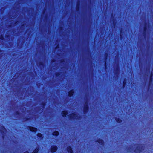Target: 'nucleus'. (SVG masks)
<instances>
[{
  "label": "nucleus",
  "mask_w": 153,
  "mask_h": 153,
  "mask_svg": "<svg viewBox=\"0 0 153 153\" xmlns=\"http://www.w3.org/2000/svg\"><path fill=\"white\" fill-rule=\"evenodd\" d=\"M67 150L68 153H72L73 151L72 149L71 148L70 146H68L67 148Z\"/></svg>",
  "instance_id": "nucleus-5"
},
{
  "label": "nucleus",
  "mask_w": 153,
  "mask_h": 153,
  "mask_svg": "<svg viewBox=\"0 0 153 153\" xmlns=\"http://www.w3.org/2000/svg\"><path fill=\"white\" fill-rule=\"evenodd\" d=\"M25 153H26V152H25Z\"/></svg>",
  "instance_id": "nucleus-18"
},
{
  "label": "nucleus",
  "mask_w": 153,
  "mask_h": 153,
  "mask_svg": "<svg viewBox=\"0 0 153 153\" xmlns=\"http://www.w3.org/2000/svg\"><path fill=\"white\" fill-rule=\"evenodd\" d=\"M57 149V147L56 146H53L51 148V152H55Z\"/></svg>",
  "instance_id": "nucleus-3"
},
{
  "label": "nucleus",
  "mask_w": 153,
  "mask_h": 153,
  "mask_svg": "<svg viewBox=\"0 0 153 153\" xmlns=\"http://www.w3.org/2000/svg\"><path fill=\"white\" fill-rule=\"evenodd\" d=\"M62 114L63 117L65 116L67 114V112L66 111H64L62 112Z\"/></svg>",
  "instance_id": "nucleus-7"
},
{
  "label": "nucleus",
  "mask_w": 153,
  "mask_h": 153,
  "mask_svg": "<svg viewBox=\"0 0 153 153\" xmlns=\"http://www.w3.org/2000/svg\"><path fill=\"white\" fill-rule=\"evenodd\" d=\"M74 92V91L73 90L70 91V92L69 93L68 95L70 96H71L72 95L73 93Z\"/></svg>",
  "instance_id": "nucleus-8"
},
{
  "label": "nucleus",
  "mask_w": 153,
  "mask_h": 153,
  "mask_svg": "<svg viewBox=\"0 0 153 153\" xmlns=\"http://www.w3.org/2000/svg\"><path fill=\"white\" fill-rule=\"evenodd\" d=\"M1 127L2 128V129L1 130V131L3 132H4L5 130L4 127L3 126H1Z\"/></svg>",
  "instance_id": "nucleus-13"
},
{
  "label": "nucleus",
  "mask_w": 153,
  "mask_h": 153,
  "mask_svg": "<svg viewBox=\"0 0 153 153\" xmlns=\"http://www.w3.org/2000/svg\"><path fill=\"white\" fill-rule=\"evenodd\" d=\"M134 149L135 148L134 151L137 153L140 152L143 149V146L142 145H138L134 146L132 147Z\"/></svg>",
  "instance_id": "nucleus-1"
},
{
  "label": "nucleus",
  "mask_w": 153,
  "mask_h": 153,
  "mask_svg": "<svg viewBox=\"0 0 153 153\" xmlns=\"http://www.w3.org/2000/svg\"><path fill=\"white\" fill-rule=\"evenodd\" d=\"M79 117L78 116V115H77L76 114L74 113L72 114L70 116V118L71 119H77Z\"/></svg>",
  "instance_id": "nucleus-2"
},
{
  "label": "nucleus",
  "mask_w": 153,
  "mask_h": 153,
  "mask_svg": "<svg viewBox=\"0 0 153 153\" xmlns=\"http://www.w3.org/2000/svg\"><path fill=\"white\" fill-rule=\"evenodd\" d=\"M126 80H124V84H125V83H126Z\"/></svg>",
  "instance_id": "nucleus-15"
},
{
  "label": "nucleus",
  "mask_w": 153,
  "mask_h": 153,
  "mask_svg": "<svg viewBox=\"0 0 153 153\" xmlns=\"http://www.w3.org/2000/svg\"><path fill=\"white\" fill-rule=\"evenodd\" d=\"M116 120L117 122L118 123H120L121 122V120L119 118L116 119Z\"/></svg>",
  "instance_id": "nucleus-11"
},
{
  "label": "nucleus",
  "mask_w": 153,
  "mask_h": 153,
  "mask_svg": "<svg viewBox=\"0 0 153 153\" xmlns=\"http://www.w3.org/2000/svg\"><path fill=\"white\" fill-rule=\"evenodd\" d=\"M2 52H3L2 51H0V53H1V54H2Z\"/></svg>",
  "instance_id": "nucleus-16"
},
{
  "label": "nucleus",
  "mask_w": 153,
  "mask_h": 153,
  "mask_svg": "<svg viewBox=\"0 0 153 153\" xmlns=\"http://www.w3.org/2000/svg\"><path fill=\"white\" fill-rule=\"evenodd\" d=\"M59 132L57 131H55L53 133V134L54 135L57 136Z\"/></svg>",
  "instance_id": "nucleus-10"
},
{
  "label": "nucleus",
  "mask_w": 153,
  "mask_h": 153,
  "mask_svg": "<svg viewBox=\"0 0 153 153\" xmlns=\"http://www.w3.org/2000/svg\"><path fill=\"white\" fill-rule=\"evenodd\" d=\"M97 142L100 143L101 144V145H103V142L102 140H99Z\"/></svg>",
  "instance_id": "nucleus-9"
},
{
  "label": "nucleus",
  "mask_w": 153,
  "mask_h": 153,
  "mask_svg": "<svg viewBox=\"0 0 153 153\" xmlns=\"http://www.w3.org/2000/svg\"><path fill=\"white\" fill-rule=\"evenodd\" d=\"M146 30V27H145V28H144V30H145V31Z\"/></svg>",
  "instance_id": "nucleus-17"
},
{
  "label": "nucleus",
  "mask_w": 153,
  "mask_h": 153,
  "mask_svg": "<svg viewBox=\"0 0 153 153\" xmlns=\"http://www.w3.org/2000/svg\"><path fill=\"white\" fill-rule=\"evenodd\" d=\"M38 149H37L34 150L32 153H36L37 152Z\"/></svg>",
  "instance_id": "nucleus-12"
},
{
  "label": "nucleus",
  "mask_w": 153,
  "mask_h": 153,
  "mask_svg": "<svg viewBox=\"0 0 153 153\" xmlns=\"http://www.w3.org/2000/svg\"><path fill=\"white\" fill-rule=\"evenodd\" d=\"M88 107L87 105L86 104L84 105V111L85 113L87 112L88 110Z\"/></svg>",
  "instance_id": "nucleus-4"
},
{
  "label": "nucleus",
  "mask_w": 153,
  "mask_h": 153,
  "mask_svg": "<svg viewBox=\"0 0 153 153\" xmlns=\"http://www.w3.org/2000/svg\"><path fill=\"white\" fill-rule=\"evenodd\" d=\"M30 130L32 131H37V129L33 127H29Z\"/></svg>",
  "instance_id": "nucleus-6"
},
{
  "label": "nucleus",
  "mask_w": 153,
  "mask_h": 153,
  "mask_svg": "<svg viewBox=\"0 0 153 153\" xmlns=\"http://www.w3.org/2000/svg\"><path fill=\"white\" fill-rule=\"evenodd\" d=\"M37 135L38 137H41L42 136V135L41 133H39Z\"/></svg>",
  "instance_id": "nucleus-14"
}]
</instances>
